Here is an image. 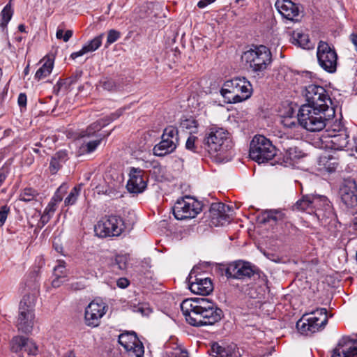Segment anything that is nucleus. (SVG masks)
Masks as SVG:
<instances>
[{"label":"nucleus","instance_id":"obj_52","mask_svg":"<svg viewBox=\"0 0 357 357\" xmlns=\"http://www.w3.org/2000/svg\"><path fill=\"white\" fill-rule=\"evenodd\" d=\"M82 74V71H77V72H76V73L74 75L68 78L66 80H67L68 84H73L75 83L77 81V79L81 77Z\"/></svg>","mask_w":357,"mask_h":357},{"label":"nucleus","instance_id":"obj_41","mask_svg":"<svg viewBox=\"0 0 357 357\" xmlns=\"http://www.w3.org/2000/svg\"><path fill=\"white\" fill-rule=\"evenodd\" d=\"M128 265V257L126 255H117L114 261L112 262V266L114 268L119 270H125Z\"/></svg>","mask_w":357,"mask_h":357},{"label":"nucleus","instance_id":"obj_46","mask_svg":"<svg viewBox=\"0 0 357 357\" xmlns=\"http://www.w3.org/2000/svg\"><path fill=\"white\" fill-rule=\"evenodd\" d=\"M197 139V137L195 136H190L185 143V147L188 150L191 151L192 152H197V146L195 145V141Z\"/></svg>","mask_w":357,"mask_h":357},{"label":"nucleus","instance_id":"obj_8","mask_svg":"<svg viewBox=\"0 0 357 357\" xmlns=\"http://www.w3.org/2000/svg\"><path fill=\"white\" fill-rule=\"evenodd\" d=\"M36 297L33 294L24 295L20 303L19 315L17 321V327L23 333L31 331L33 324V307Z\"/></svg>","mask_w":357,"mask_h":357},{"label":"nucleus","instance_id":"obj_56","mask_svg":"<svg viewBox=\"0 0 357 357\" xmlns=\"http://www.w3.org/2000/svg\"><path fill=\"white\" fill-rule=\"evenodd\" d=\"M283 123L284 126L289 128H293L297 126V123L291 119H286L284 120Z\"/></svg>","mask_w":357,"mask_h":357},{"label":"nucleus","instance_id":"obj_27","mask_svg":"<svg viewBox=\"0 0 357 357\" xmlns=\"http://www.w3.org/2000/svg\"><path fill=\"white\" fill-rule=\"evenodd\" d=\"M68 160L67 151H59L56 152L51 158L50 162V171L52 174H55L63 167Z\"/></svg>","mask_w":357,"mask_h":357},{"label":"nucleus","instance_id":"obj_45","mask_svg":"<svg viewBox=\"0 0 357 357\" xmlns=\"http://www.w3.org/2000/svg\"><path fill=\"white\" fill-rule=\"evenodd\" d=\"M54 275L66 278V269L64 261H59V264L54 268Z\"/></svg>","mask_w":357,"mask_h":357},{"label":"nucleus","instance_id":"obj_33","mask_svg":"<svg viewBox=\"0 0 357 357\" xmlns=\"http://www.w3.org/2000/svg\"><path fill=\"white\" fill-rule=\"evenodd\" d=\"M105 125L106 123L103 121L102 119L98 120L91 124L89 126H88L86 130L82 132V137H90L91 136H93L96 132L100 130L102 127L105 126Z\"/></svg>","mask_w":357,"mask_h":357},{"label":"nucleus","instance_id":"obj_55","mask_svg":"<svg viewBox=\"0 0 357 357\" xmlns=\"http://www.w3.org/2000/svg\"><path fill=\"white\" fill-rule=\"evenodd\" d=\"M52 217V215L43 212L40 220V222L41 223L42 226L45 225L50 221Z\"/></svg>","mask_w":357,"mask_h":357},{"label":"nucleus","instance_id":"obj_36","mask_svg":"<svg viewBox=\"0 0 357 357\" xmlns=\"http://www.w3.org/2000/svg\"><path fill=\"white\" fill-rule=\"evenodd\" d=\"M13 14V10L10 3H8L1 11V22L0 26L3 28L6 27L11 20Z\"/></svg>","mask_w":357,"mask_h":357},{"label":"nucleus","instance_id":"obj_11","mask_svg":"<svg viewBox=\"0 0 357 357\" xmlns=\"http://www.w3.org/2000/svg\"><path fill=\"white\" fill-rule=\"evenodd\" d=\"M178 142L177 128L172 126H167L163 130L161 141L154 146L153 149V154L159 157L170 154L176 150Z\"/></svg>","mask_w":357,"mask_h":357},{"label":"nucleus","instance_id":"obj_31","mask_svg":"<svg viewBox=\"0 0 357 357\" xmlns=\"http://www.w3.org/2000/svg\"><path fill=\"white\" fill-rule=\"evenodd\" d=\"M54 63L52 60H47L42 66L36 71L35 79L38 81L46 78L52 71Z\"/></svg>","mask_w":357,"mask_h":357},{"label":"nucleus","instance_id":"obj_6","mask_svg":"<svg viewBox=\"0 0 357 357\" xmlns=\"http://www.w3.org/2000/svg\"><path fill=\"white\" fill-rule=\"evenodd\" d=\"M276 155V149L272 142L263 135H255L250 142L249 155L255 162L260 163L271 160Z\"/></svg>","mask_w":357,"mask_h":357},{"label":"nucleus","instance_id":"obj_7","mask_svg":"<svg viewBox=\"0 0 357 357\" xmlns=\"http://www.w3.org/2000/svg\"><path fill=\"white\" fill-rule=\"evenodd\" d=\"M123 219L117 215H105L94 226L96 235L100 238L119 236L124 231Z\"/></svg>","mask_w":357,"mask_h":357},{"label":"nucleus","instance_id":"obj_5","mask_svg":"<svg viewBox=\"0 0 357 357\" xmlns=\"http://www.w3.org/2000/svg\"><path fill=\"white\" fill-rule=\"evenodd\" d=\"M204 149L211 155L224 156L229 151L233 144L229 133L222 128H211L204 139Z\"/></svg>","mask_w":357,"mask_h":357},{"label":"nucleus","instance_id":"obj_16","mask_svg":"<svg viewBox=\"0 0 357 357\" xmlns=\"http://www.w3.org/2000/svg\"><path fill=\"white\" fill-rule=\"evenodd\" d=\"M254 274L255 271L251 264L241 260L230 263L225 270L227 278L244 280L250 278Z\"/></svg>","mask_w":357,"mask_h":357},{"label":"nucleus","instance_id":"obj_59","mask_svg":"<svg viewBox=\"0 0 357 357\" xmlns=\"http://www.w3.org/2000/svg\"><path fill=\"white\" fill-rule=\"evenodd\" d=\"M73 31L72 30H67L65 33L63 34V40L64 42H68L70 38L72 37L73 36Z\"/></svg>","mask_w":357,"mask_h":357},{"label":"nucleus","instance_id":"obj_23","mask_svg":"<svg viewBox=\"0 0 357 357\" xmlns=\"http://www.w3.org/2000/svg\"><path fill=\"white\" fill-rule=\"evenodd\" d=\"M230 207L223 203H213L211 206L210 212L213 223L215 225H224L229 222V216L227 213Z\"/></svg>","mask_w":357,"mask_h":357},{"label":"nucleus","instance_id":"obj_2","mask_svg":"<svg viewBox=\"0 0 357 357\" xmlns=\"http://www.w3.org/2000/svg\"><path fill=\"white\" fill-rule=\"evenodd\" d=\"M334 107H318L303 105L298 113V123L310 132L322 130L328 121L335 116Z\"/></svg>","mask_w":357,"mask_h":357},{"label":"nucleus","instance_id":"obj_64","mask_svg":"<svg viewBox=\"0 0 357 357\" xmlns=\"http://www.w3.org/2000/svg\"><path fill=\"white\" fill-rule=\"evenodd\" d=\"M18 30L21 32H24L25 31V26L22 24H20L18 26Z\"/></svg>","mask_w":357,"mask_h":357},{"label":"nucleus","instance_id":"obj_37","mask_svg":"<svg viewBox=\"0 0 357 357\" xmlns=\"http://www.w3.org/2000/svg\"><path fill=\"white\" fill-rule=\"evenodd\" d=\"M103 36L104 33H101L89 41L87 44L84 45V47L86 48L87 53L94 52L100 47Z\"/></svg>","mask_w":357,"mask_h":357},{"label":"nucleus","instance_id":"obj_40","mask_svg":"<svg viewBox=\"0 0 357 357\" xmlns=\"http://www.w3.org/2000/svg\"><path fill=\"white\" fill-rule=\"evenodd\" d=\"M99 86L108 91H115L117 88L115 81L109 77L102 78L99 82Z\"/></svg>","mask_w":357,"mask_h":357},{"label":"nucleus","instance_id":"obj_48","mask_svg":"<svg viewBox=\"0 0 357 357\" xmlns=\"http://www.w3.org/2000/svg\"><path fill=\"white\" fill-rule=\"evenodd\" d=\"M69 285V289L73 291L82 290L86 287L85 280H79L71 282Z\"/></svg>","mask_w":357,"mask_h":357},{"label":"nucleus","instance_id":"obj_15","mask_svg":"<svg viewBox=\"0 0 357 357\" xmlns=\"http://www.w3.org/2000/svg\"><path fill=\"white\" fill-rule=\"evenodd\" d=\"M107 305L102 301H91L85 309L84 321L88 326H99L101 318L106 313Z\"/></svg>","mask_w":357,"mask_h":357},{"label":"nucleus","instance_id":"obj_26","mask_svg":"<svg viewBox=\"0 0 357 357\" xmlns=\"http://www.w3.org/2000/svg\"><path fill=\"white\" fill-rule=\"evenodd\" d=\"M317 198L314 199V195H306L298 199L293 206L294 210L306 211L312 214V205L317 204Z\"/></svg>","mask_w":357,"mask_h":357},{"label":"nucleus","instance_id":"obj_62","mask_svg":"<svg viewBox=\"0 0 357 357\" xmlns=\"http://www.w3.org/2000/svg\"><path fill=\"white\" fill-rule=\"evenodd\" d=\"M174 357H188V354L186 351H181L179 353L176 354Z\"/></svg>","mask_w":357,"mask_h":357},{"label":"nucleus","instance_id":"obj_13","mask_svg":"<svg viewBox=\"0 0 357 357\" xmlns=\"http://www.w3.org/2000/svg\"><path fill=\"white\" fill-rule=\"evenodd\" d=\"M304 96L307 103L310 106L318 107H333L332 100L327 91L321 86L310 84L305 87Z\"/></svg>","mask_w":357,"mask_h":357},{"label":"nucleus","instance_id":"obj_29","mask_svg":"<svg viewBox=\"0 0 357 357\" xmlns=\"http://www.w3.org/2000/svg\"><path fill=\"white\" fill-rule=\"evenodd\" d=\"M262 223H267L271 220L278 222L285 218V214L280 210H267L263 213Z\"/></svg>","mask_w":357,"mask_h":357},{"label":"nucleus","instance_id":"obj_21","mask_svg":"<svg viewBox=\"0 0 357 357\" xmlns=\"http://www.w3.org/2000/svg\"><path fill=\"white\" fill-rule=\"evenodd\" d=\"M317 198L318 203L312 205V213L319 220L323 221L333 216L332 205L325 196L314 195V199Z\"/></svg>","mask_w":357,"mask_h":357},{"label":"nucleus","instance_id":"obj_12","mask_svg":"<svg viewBox=\"0 0 357 357\" xmlns=\"http://www.w3.org/2000/svg\"><path fill=\"white\" fill-rule=\"evenodd\" d=\"M317 57L319 65L325 71L333 73L337 69V54L333 47L325 41H319L317 46Z\"/></svg>","mask_w":357,"mask_h":357},{"label":"nucleus","instance_id":"obj_54","mask_svg":"<svg viewBox=\"0 0 357 357\" xmlns=\"http://www.w3.org/2000/svg\"><path fill=\"white\" fill-rule=\"evenodd\" d=\"M129 283L128 280L125 278H119L116 282L117 286L122 289L127 287L129 285Z\"/></svg>","mask_w":357,"mask_h":357},{"label":"nucleus","instance_id":"obj_28","mask_svg":"<svg viewBox=\"0 0 357 357\" xmlns=\"http://www.w3.org/2000/svg\"><path fill=\"white\" fill-rule=\"evenodd\" d=\"M319 164L329 173L333 172L338 165L337 159L331 155H321Z\"/></svg>","mask_w":357,"mask_h":357},{"label":"nucleus","instance_id":"obj_17","mask_svg":"<svg viewBox=\"0 0 357 357\" xmlns=\"http://www.w3.org/2000/svg\"><path fill=\"white\" fill-rule=\"evenodd\" d=\"M10 349L17 354L19 357L35 356L38 351L36 344L31 340L22 336H16L12 339Z\"/></svg>","mask_w":357,"mask_h":357},{"label":"nucleus","instance_id":"obj_58","mask_svg":"<svg viewBox=\"0 0 357 357\" xmlns=\"http://www.w3.org/2000/svg\"><path fill=\"white\" fill-rule=\"evenodd\" d=\"M215 0H201L197 3V6L199 8H204L208 4L213 3Z\"/></svg>","mask_w":357,"mask_h":357},{"label":"nucleus","instance_id":"obj_38","mask_svg":"<svg viewBox=\"0 0 357 357\" xmlns=\"http://www.w3.org/2000/svg\"><path fill=\"white\" fill-rule=\"evenodd\" d=\"M102 138L103 136L99 135L96 139L91 140L83 144L81 149L84 152L88 153H91L94 151L96 149V148L100 145Z\"/></svg>","mask_w":357,"mask_h":357},{"label":"nucleus","instance_id":"obj_10","mask_svg":"<svg viewBox=\"0 0 357 357\" xmlns=\"http://www.w3.org/2000/svg\"><path fill=\"white\" fill-rule=\"evenodd\" d=\"M202 204L191 196L178 199L173 207L176 219L183 220L195 218L202 210Z\"/></svg>","mask_w":357,"mask_h":357},{"label":"nucleus","instance_id":"obj_9","mask_svg":"<svg viewBox=\"0 0 357 357\" xmlns=\"http://www.w3.org/2000/svg\"><path fill=\"white\" fill-rule=\"evenodd\" d=\"M317 314H319L321 317H310L308 314H305L297 321L296 328L301 334L310 335L325 328L328 323L327 310L319 308Z\"/></svg>","mask_w":357,"mask_h":357},{"label":"nucleus","instance_id":"obj_42","mask_svg":"<svg viewBox=\"0 0 357 357\" xmlns=\"http://www.w3.org/2000/svg\"><path fill=\"white\" fill-rule=\"evenodd\" d=\"M293 39L295 40V42H293L294 43L298 45L300 47L304 49L309 48V39L307 35L301 33H296L294 34Z\"/></svg>","mask_w":357,"mask_h":357},{"label":"nucleus","instance_id":"obj_14","mask_svg":"<svg viewBox=\"0 0 357 357\" xmlns=\"http://www.w3.org/2000/svg\"><path fill=\"white\" fill-rule=\"evenodd\" d=\"M119 343L130 354L135 357H143L144 347L135 332H126L119 336Z\"/></svg>","mask_w":357,"mask_h":357},{"label":"nucleus","instance_id":"obj_22","mask_svg":"<svg viewBox=\"0 0 357 357\" xmlns=\"http://www.w3.org/2000/svg\"><path fill=\"white\" fill-rule=\"evenodd\" d=\"M275 6L283 17L292 22L298 21L299 8L291 0H277Z\"/></svg>","mask_w":357,"mask_h":357},{"label":"nucleus","instance_id":"obj_25","mask_svg":"<svg viewBox=\"0 0 357 357\" xmlns=\"http://www.w3.org/2000/svg\"><path fill=\"white\" fill-rule=\"evenodd\" d=\"M209 352L213 357H242L238 348L235 345L222 347L218 343H213Z\"/></svg>","mask_w":357,"mask_h":357},{"label":"nucleus","instance_id":"obj_4","mask_svg":"<svg viewBox=\"0 0 357 357\" xmlns=\"http://www.w3.org/2000/svg\"><path fill=\"white\" fill-rule=\"evenodd\" d=\"M252 93V84L245 77H236L226 81L220 91L224 102L230 104L248 100Z\"/></svg>","mask_w":357,"mask_h":357},{"label":"nucleus","instance_id":"obj_63","mask_svg":"<svg viewBox=\"0 0 357 357\" xmlns=\"http://www.w3.org/2000/svg\"><path fill=\"white\" fill-rule=\"evenodd\" d=\"M319 308H317L316 310L311 312L310 313H307L309 316L310 317H320L321 315L319 314H317V312L319 311Z\"/></svg>","mask_w":357,"mask_h":357},{"label":"nucleus","instance_id":"obj_20","mask_svg":"<svg viewBox=\"0 0 357 357\" xmlns=\"http://www.w3.org/2000/svg\"><path fill=\"white\" fill-rule=\"evenodd\" d=\"M331 357H357V341L343 337L333 349Z\"/></svg>","mask_w":357,"mask_h":357},{"label":"nucleus","instance_id":"obj_30","mask_svg":"<svg viewBox=\"0 0 357 357\" xmlns=\"http://www.w3.org/2000/svg\"><path fill=\"white\" fill-rule=\"evenodd\" d=\"M331 144L335 149H343L349 144V136L345 132L335 135L331 138Z\"/></svg>","mask_w":357,"mask_h":357},{"label":"nucleus","instance_id":"obj_18","mask_svg":"<svg viewBox=\"0 0 357 357\" xmlns=\"http://www.w3.org/2000/svg\"><path fill=\"white\" fill-rule=\"evenodd\" d=\"M126 188L128 192L138 194L142 192L146 188V181L144 172L140 168L130 167L129 180Z\"/></svg>","mask_w":357,"mask_h":357},{"label":"nucleus","instance_id":"obj_44","mask_svg":"<svg viewBox=\"0 0 357 357\" xmlns=\"http://www.w3.org/2000/svg\"><path fill=\"white\" fill-rule=\"evenodd\" d=\"M121 36V33L115 29H110L107 33V42L105 47H107L111 44L115 43Z\"/></svg>","mask_w":357,"mask_h":357},{"label":"nucleus","instance_id":"obj_32","mask_svg":"<svg viewBox=\"0 0 357 357\" xmlns=\"http://www.w3.org/2000/svg\"><path fill=\"white\" fill-rule=\"evenodd\" d=\"M284 157L287 160L294 161L303 156V153L296 146L283 147Z\"/></svg>","mask_w":357,"mask_h":357},{"label":"nucleus","instance_id":"obj_47","mask_svg":"<svg viewBox=\"0 0 357 357\" xmlns=\"http://www.w3.org/2000/svg\"><path fill=\"white\" fill-rule=\"evenodd\" d=\"M10 212V208L6 206H2L0 208V227L3 226L7 219Z\"/></svg>","mask_w":357,"mask_h":357},{"label":"nucleus","instance_id":"obj_51","mask_svg":"<svg viewBox=\"0 0 357 357\" xmlns=\"http://www.w3.org/2000/svg\"><path fill=\"white\" fill-rule=\"evenodd\" d=\"M26 100H27V98H26V94L24 93H20V95L18 96V99H17V102H18L19 106L21 108L26 107Z\"/></svg>","mask_w":357,"mask_h":357},{"label":"nucleus","instance_id":"obj_50","mask_svg":"<svg viewBox=\"0 0 357 357\" xmlns=\"http://www.w3.org/2000/svg\"><path fill=\"white\" fill-rule=\"evenodd\" d=\"M8 174V169L4 165L0 168V187L2 185L3 182L5 181L7 176Z\"/></svg>","mask_w":357,"mask_h":357},{"label":"nucleus","instance_id":"obj_19","mask_svg":"<svg viewBox=\"0 0 357 357\" xmlns=\"http://www.w3.org/2000/svg\"><path fill=\"white\" fill-rule=\"evenodd\" d=\"M339 195L347 207L355 206L357 204V185L355 181L344 180L340 188Z\"/></svg>","mask_w":357,"mask_h":357},{"label":"nucleus","instance_id":"obj_1","mask_svg":"<svg viewBox=\"0 0 357 357\" xmlns=\"http://www.w3.org/2000/svg\"><path fill=\"white\" fill-rule=\"evenodd\" d=\"M181 310L187 322L197 327L213 325L223 317L222 310L206 298L185 299L181 303Z\"/></svg>","mask_w":357,"mask_h":357},{"label":"nucleus","instance_id":"obj_43","mask_svg":"<svg viewBox=\"0 0 357 357\" xmlns=\"http://www.w3.org/2000/svg\"><path fill=\"white\" fill-rule=\"evenodd\" d=\"M67 185L65 184L61 185L55 192L54 196L51 199V202H53L56 204H59L63 199V195L66 193L67 191Z\"/></svg>","mask_w":357,"mask_h":357},{"label":"nucleus","instance_id":"obj_53","mask_svg":"<svg viewBox=\"0 0 357 357\" xmlns=\"http://www.w3.org/2000/svg\"><path fill=\"white\" fill-rule=\"evenodd\" d=\"M66 280V278H63L61 277H55V278L52 282V285L55 288L59 287Z\"/></svg>","mask_w":357,"mask_h":357},{"label":"nucleus","instance_id":"obj_49","mask_svg":"<svg viewBox=\"0 0 357 357\" xmlns=\"http://www.w3.org/2000/svg\"><path fill=\"white\" fill-rule=\"evenodd\" d=\"M56 206L57 204L50 201L47 206H46V208H45L44 212L51 215H53L56 209Z\"/></svg>","mask_w":357,"mask_h":357},{"label":"nucleus","instance_id":"obj_61","mask_svg":"<svg viewBox=\"0 0 357 357\" xmlns=\"http://www.w3.org/2000/svg\"><path fill=\"white\" fill-rule=\"evenodd\" d=\"M56 37L57 39H63V29H57L56 33Z\"/></svg>","mask_w":357,"mask_h":357},{"label":"nucleus","instance_id":"obj_60","mask_svg":"<svg viewBox=\"0 0 357 357\" xmlns=\"http://www.w3.org/2000/svg\"><path fill=\"white\" fill-rule=\"evenodd\" d=\"M63 84V81L62 79H59L58 81V82L56 83V84L54 87V91H59L60 90L61 87L62 86Z\"/></svg>","mask_w":357,"mask_h":357},{"label":"nucleus","instance_id":"obj_57","mask_svg":"<svg viewBox=\"0 0 357 357\" xmlns=\"http://www.w3.org/2000/svg\"><path fill=\"white\" fill-rule=\"evenodd\" d=\"M86 53H87V52L86 51V48H84L83 46L82 48L79 51L72 53L70 55V58H72L73 59H75L79 56H81L86 54Z\"/></svg>","mask_w":357,"mask_h":357},{"label":"nucleus","instance_id":"obj_39","mask_svg":"<svg viewBox=\"0 0 357 357\" xmlns=\"http://www.w3.org/2000/svg\"><path fill=\"white\" fill-rule=\"evenodd\" d=\"M80 191H81L80 185L75 186L71 190V191L69 193V195H68V197L65 199V201H64L65 205L66 206L73 205L76 202V201L79 197V195L80 193Z\"/></svg>","mask_w":357,"mask_h":357},{"label":"nucleus","instance_id":"obj_24","mask_svg":"<svg viewBox=\"0 0 357 357\" xmlns=\"http://www.w3.org/2000/svg\"><path fill=\"white\" fill-rule=\"evenodd\" d=\"M189 289L196 294L208 295L213 291L212 282L208 278H196L195 281L190 282Z\"/></svg>","mask_w":357,"mask_h":357},{"label":"nucleus","instance_id":"obj_3","mask_svg":"<svg viewBox=\"0 0 357 357\" xmlns=\"http://www.w3.org/2000/svg\"><path fill=\"white\" fill-rule=\"evenodd\" d=\"M241 60L247 69L259 77L264 75V71L272 62L270 50L264 45H253L241 55Z\"/></svg>","mask_w":357,"mask_h":357},{"label":"nucleus","instance_id":"obj_35","mask_svg":"<svg viewBox=\"0 0 357 357\" xmlns=\"http://www.w3.org/2000/svg\"><path fill=\"white\" fill-rule=\"evenodd\" d=\"M38 195V193L36 190L26 188L20 193L19 199L24 202H29L35 200Z\"/></svg>","mask_w":357,"mask_h":357},{"label":"nucleus","instance_id":"obj_34","mask_svg":"<svg viewBox=\"0 0 357 357\" xmlns=\"http://www.w3.org/2000/svg\"><path fill=\"white\" fill-rule=\"evenodd\" d=\"M197 121L192 117L185 119H181L180 123V128L183 130H188L190 133L196 132L197 128Z\"/></svg>","mask_w":357,"mask_h":357}]
</instances>
